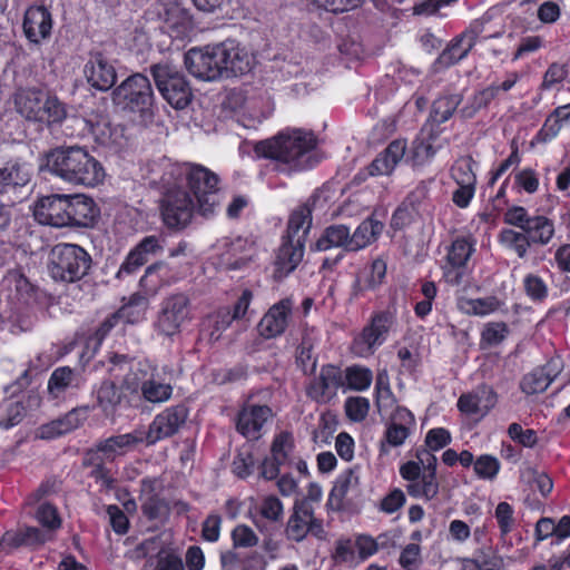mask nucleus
<instances>
[{
  "instance_id": "09e8293b",
  "label": "nucleus",
  "mask_w": 570,
  "mask_h": 570,
  "mask_svg": "<svg viewBox=\"0 0 570 570\" xmlns=\"http://www.w3.org/2000/svg\"><path fill=\"white\" fill-rule=\"evenodd\" d=\"M233 320L232 312L229 308H219L210 314L205 321V326L209 330V336L212 341H217L222 333L229 327Z\"/></svg>"
},
{
  "instance_id": "69168bd1",
  "label": "nucleus",
  "mask_w": 570,
  "mask_h": 570,
  "mask_svg": "<svg viewBox=\"0 0 570 570\" xmlns=\"http://www.w3.org/2000/svg\"><path fill=\"white\" fill-rule=\"evenodd\" d=\"M232 539L236 548H252L258 543V537L246 524H238L232 531Z\"/></svg>"
},
{
  "instance_id": "423d86ee",
  "label": "nucleus",
  "mask_w": 570,
  "mask_h": 570,
  "mask_svg": "<svg viewBox=\"0 0 570 570\" xmlns=\"http://www.w3.org/2000/svg\"><path fill=\"white\" fill-rule=\"evenodd\" d=\"M166 179L186 177L197 200V210L207 217L213 215L220 204L218 177L208 168L197 164H166Z\"/></svg>"
},
{
  "instance_id": "c756f323",
  "label": "nucleus",
  "mask_w": 570,
  "mask_h": 570,
  "mask_svg": "<svg viewBox=\"0 0 570 570\" xmlns=\"http://www.w3.org/2000/svg\"><path fill=\"white\" fill-rule=\"evenodd\" d=\"M304 245L284 238L275 261V274L277 277L287 276L298 266L304 256Z\"/></svg>"
},
{
  "instance_id": "4be33fe9",
  "label": "nucleus",
  "mask_w": 570,
  "mask_h": 570,
  "mask_svg": "<svg viewBox=\"0 0 570 570\" xmlns=\"http://www.w3.org/2000/svg\"><path fill=\"white\" fill-rule=\"evenodd\" d=\"M187 419V411L184 406L168 407L158 415L149 425L145 440L148 444L169 438L175 434Z\"/></svg>"
},
{
  "instance_id": "39448f33",
  "label": "nucleus",
  "mask_w": 570,
  "mask_h": 570,
  "mask_svg": "<svg viewBox=\"0 0 570 570\" xmlns=\"http://www.w3.org/2000/svg\"><path fill=\"white\" fill-rule=\"evenodd\" d=\"M147 363L134 362L125 355L114 354L109 357L108 372L112 379L124 375V387L130 394L141 391L144 399L151 403L166 402L170 399L173 387L169 384L148 379Z\"/></svg>"
},
{
  "instance_id": "3c124183",
  "label": "nucleus",
  "mask_w": 570,
  "mask_h": 570,
  "mask_svg": "<svg viewBox=\"0 0 570 570\" xmlns=\"http://www.w3.org/2000/svg\"><path fill=\"white\" fill-rule=\"evenodd\" d=\"M293 450V436L288 432H281L277 434L272 443V458L278 464H286L289 462V454Z\"/></svg>"
},
{
  "instance_id": "20e7f679",
  "label": "nucleus",
  "mask_w": 570,
  "mask_h": 570,
  "mask_svg": "<svg viewBox=\"0 0 570 570\" xmlns=\"http://www.w3.org/2000/svg\"><path fill=\"white\" fill-rule=\"evenodd\" d=\"M46 166L53 176L73 186L96 187L106 177L102 164L79 146L51 150Z\"/></svg>"
},
{
  "instance_id": "dca6fc26",
  "label": "nucleus",
  "mask_w": 570,
  "mask_h": 570,
  "mask_svg": "<svg viewBox=\"0 0 570 570\" xmlns=\"http://www.w3.org/2000/svg\"><path fill=\"white\" fill-rule=\"evenodd\" d=\"M294 301L285 297L273 304L261 318L258 334L266 340L282 336L293 320Z\"/></svg>"
},
{
  "instance_id": "4d7b16f0",
  "label": "nucleus",
  "mask_w": 570,
  "mask_h": 570,
  "mask_svg": "<svg viewBox=\"0 0 570 570\" xmlns=\"http://www.w3.org/2000/svg\"><path fill=\"white\" fill-rule=\"evenodd\" d=\"M258 511L263 518L271 522H279L284 517V505L275 495H266L259 503Z\"/></svg>"
},
{
  "instance_id": "ea45409f",
  "label": "nucleus",
  "mask_w": 570,
  "mask_h": 570,
  "mask_svg": "<svg viewBox=\"0 0 570 570\" xmlns=\"http://www.w3.org/2000/svg\"><path fill=\"white\" fill-rule=\"evenodd\" d=\"M119 379L124 380V375ZM122 390L127 391L124 386L118 389L111 380L102 381L95 392L99 407H101L105 413L114 412L127 397V394Z\"/></svg>"
},
{
  "instance_id": "5701e85b",
  "label": "nucleus",
  "mask_w": 570,
  "mask_h": 570,
  "mask_svg": "<svg viewBox=\"0 0 570 570\" xmlns=\"http://www.w3.org/2000/svg\"><path fill=\"white\" fill-rule=\"evenodd\" d=\"M83 76L92 88L100 91L109 90L117 81L115 66L99 52L89 57L83 67Z\"/></svg>"
},
{
  "instance_id": "052dcab7",
  "label": "nucleus",
  "mask_w": 570,
  "mask_h": 570,
  "mask_svg": "<svg viewBox=\"0 0 570 570\" xmlns=\"http://www.w3.org/2000/svg\"><path fill=\"white\" fill-rule=\"evenodd\" d=\"M88 409L87 407H77L69 411L62 417L56 419L58 426H60L63 434H67L76 429H78L83 421L87 419Z\"/></svg>"
},
{
  "instance_id": "49530a36",
  "label": "nucleus",
  "mask_w": 570,
  "mask_h": 570,
  "mask_svg": "<svg viewBox=\"0 0 570 570\" xmlns=\"http://www.w3.org/2000/svg\"><path fill=\"white\" fill-rule=\"evenodd\" d=\"M462 100L461 95L451 94L439 97L432 106L431 117L436 124L449 120Z\"/></svg>"
},
{
  "instance_id": "393cba45",
  "label": "nucleus",
  "mask_w": 570,
  "mask_h": 570,
  "mask_svg": "<svg viewBox=\"0 0 570 570\" xmlns=\"http://www.w3.org/2000/svg\"><path fill=\"white\" fill-rule=\"evenodd\" d=\"M52 29L51 13L42 6L27 9L23 18V32L30 42L39 43L47 39Z\"/></svg>"
},
{
  "instance_id": "72a5a7b5",
  "label": "nucleus",
  "mask_w": 570,
  "mask_h": 570,
  "mask_svg": "<svg viewBox=\"0 0 570 570\" xmlns=\"http://www.w3.org/2000/svg\"><path fill=\"white\" fill-rule=\"evenodd\" d=\"M383 228V223L373 217L364 219L351 235L350 250H360L371 245L382 234Z\"/></svg>"
},
{
  "instance_id": "de8ad7c7",
  "label": "nucleus",
  "mask_w": 570,
  "mask_h": 570,
  "mask_svg": "<svg viewBox=\"0 0 570 570\" xmlns=\"http://www.w3.org/2000/svg\"><path fill=\"white\" fill-rule=\"evenodd\" d=\"M500 305V301L494 296L459 301V307L461 311L466 314L478 316L492 314L499 309Z\"/></svg>"
},
{
  "instance_id": "2f4dec72",
  "label": "nucleus",
  "mask_w": 570,
  "mask_h": 570,
  "mask_svg": "<svg viewBox=\"0 0 570 570\" xmlns=\"http://www.w3.org/2000/svg\"><path fill=\"white\" fill-rule=\"evenodd\" d=\"M0 181H2V193L10 187L26 186L31 178L32 167L21 159H10L0 164Z\"/></svg>"
},
{
  "instance_id": "603ef678",
  "label": "nucleus",
  "mask_w": 570,
  "mask_h": 570,
  "mask_svg": "<svg viewBox=\"0 0 570 570\" xmlns=\"http://www.w3.org/2000/svg\"><path fill=\"white\" fill-rule=\"evenodd\" d=\"M494 518L500 529L501 538H504L515 527L514 509L508 502H500L494 510Z\"/></svg>"
},
{
  "instance_id": "e433bc0d",
  "label": "nucleus",
  "mask_w": 570,
  "mask_h": 570,
  "mask_svg": "<svg viewBox=\"0 0 570 570\" xmlns=\"http://www.w3.org/2000/svg\"><path fill=\"white\" fill-rule=\"evenodd\" d=\"M312 225V212L308 206L295 209L288 220L287 233L284 238L295 240L305 246L307 233Z\"/></svg>"
},
{
  "instance_id": "cd10ccee",
  "label": "nucleus",
  "mask_w": 570,
  "mask_h": 570,
  "mask_svg": "<svg viewBox=\"0 0 570 570\" xmlns=\"http://www.w3.org/2000/svg\"><path fill=\"white\" fill-rule=\"evenodd\" d=\"M443 145L439 130L432 127H424L413 141L412 157L414 163L416 165H423L431 160Z\"/></svg>"
},
{
  "instance_id": "c85d7f7f",
  "label": "nucleus",
  "mask_w": 570,
  "mask_h": 570,
  "mask_svg": "<svg viewBox=\"0 0 570 570\" xmlns=\"http://www.w3.org/2000/svg\"><path fill=\"white\" fill-rule=\"evenodd\" d=\"M406 151V141L393 140L368 166L370 175H390L403 159Z\"/></svg>"
},
{
  "instance_id": "e2e57ef3",
  "label": "nucleus",
  "mask_w": 570,
  "mask_h": 570,
  "mask_svg": "<svg viewBox=\"0 0 570 570\" xmlns=\"http://www.w3.org/2000/svg\"><path fill=\"white\" fill-rule=\"evenodd\" d=\"M163 250L161 242L156 236H146L139 242L131 252L135 253L145 264L151 256L157 255Z\"/></svg>"
},
{
  "instance_id": "412c9836",
  "label": "nucleus",
  "mask_w": 570,
  "mask_h": 570,
  "mask_svg": "<svg viewBox=\"0 0 570 570\" xmlns=\"http://www.w3.org/2000/svg\"><path fill=\"white\" fill-rule=\"evenodd\" d=\"M67 227H92L100 210L95 200L83 194L67 195Z\"/></svg>"
},
{
  "instance_id": "4c0bfd02",
  "label": "nucleus",
  "mask_w": 570,
  "mask_h": 570,
  "mask_svg": "<svg viewBox=\"0 0 570 570\" xmlns=\"http://www.w3.org/2000/svg\"><path fill=\"white\" fill-rule=\"evenodd\" d=\"M409 483L406 485L407 493L415 499L432 500L439 493V482L436 472H422L414 479H405Z\"/></svg>"
},
{
  "instance_id": "473e14b6",
  "label": "nucleus",
  "mask_w": 570,
  "mask_h": 570,
  "mask_svg": "<svg viewBox=\"0 0 570 570\" xmlns=\"http://www.w3.org/2000/svg\"><path fill=\"white\" fill-rule=\"evenodd\" d=\"M570 125V102L557 107L544 120L541 129L535 136V140L547 144L558 137L564 126Z\"/></svg>"
},
{
  "instance_id": "aec40b11",
  "label": "nucleus",
  "mask_w": 570,
  "mask_h": 570,
  "mask_svg": "<svg viewBox=\"0 0 570 570\" xmlns=\"http://www.w3.org/2000/svg\"><path fill=\"white\" fill-rule=\"evenodd\" d=\"M272 417L273 411L269 406L246 404L237 415L236 429L246 439L258 440Z\"/></svg>"
},
{
  "instance_id": "a18cd8bd",
  "label": "nucleus",
  "mask_w": 570,
  "mask_h": 570,
  "mask_svg": "<svg viewBox=\"0 0 570 570\" xmlns=\"http://www.w3.org/2000/svg\"><path fill=\"white\" fill-rule=\"evenodd\" d=\"M147 307V297L139 293L134 294L128 303L118 311V316H122L124 323L136 324L145 318Z\"/></svg>"
},
{
  "instance_id": "bf43d9fd",
  "label": "nucleus",
  "mask_w": 570,
  "mask_h": 570,
  "mask_svg": "<svg viewBox=\"0 0 570 570\" xmlns=\"http://www.w3.org/2000/svg\"><path fill=\"white\" fill-rule=\"evenodd\" d=\"M500 471V462L488 454L479 456L474 462V472L480 479L492 480Z\"/></svg>"
},
{
  "instance_id": "f704fd0d",
  "label": "nucleus",
  "mask_w": 570,
  "mask_h": 570,
  "mask_svg": "<svg viewBox=\"0 0 570 570\" xmlns=\"http://www.w3.org/2000/svg\"><path fill=\"white\" fill-rule=\"evenodd\" d=\"M429 448H420L416 450L415 460L405 462L400 466V475L403 479H414L422 472H436V456Z\"/></svg>"
},
{
  "instance_id": "13d9d810",
  "label": "nucleus",
  "mask_w": 570,
  "mask_h": 570,
  "mask_svg": "<svg viewBox=\"0 0 570 570\" xmlns=\"http://www.w3.org/2000/svg\"><path fill=\"white\" fill-rule=\"evenodd\" d=\"M360 485V475L356 469H348L336 480L333 492L341 498H344L347 493L356 491Z\"/></svg>"
},
{
  "instance_id": "7ed1b4c3",
  "label": "nucleus",
  "mask_w": 570,
  "mask_h": 570,
  "mask_svg": "<svg viewBox=\"0 0 570 570\" xmlns=\"http://www.w3.org/2000/svg\"><path fill=\"white\" fill-rule=\"evenodd\" d=\"M166 164H175L168 158L154 161L150 166V184L161 193L160 214L168 228H185L191 220L196 205L190 195L183 188L186 177L166 179Z\"/></svg>"
},
{
  "instance_id": "a19ab883",
  "label": "nucleus",
  "mask_w": 570,
  "mask_h": 570,
  "mask_svg": "<svg viewBox=\"0 0 570 570\" xmlns=\"http://www.w3.org/2000/svg\"><path fill=\"white\" fill-rule=\"evenodd\" d=\"M77 386V376L68 366L56 368L48 381V392L53 399L62 397L69 389Z\"/></svg>"
},
{
  "instance_id": "680f3d73",
  "label": "nucleus",
  "mask_w": 570,
  "mask_h": 570,
  "mask_svg": "<svg viewBox=\"0 0 570 570\" xmlns=\"http://www.w3.org/2000/svg\"><path fill=\"white\" fill-rule=\"evenodd\" d=\"M333 557L338 563H345L348 566L358 564L355 544L350 539H341L336 542Z\"/></svg>"
},
{
  "instance_id": "9d476101",
  "label": "nucleus",
  "mask_w": 570,
  "mask_h": 570,
  "mask_svg": "<svg viewBox=\"0 0 570 570\" xmlns=\"http://www.w3.org/2000/svg\"><path fill=\"white\" fill-rule=\"evenodd\" d=\"M504 223L520 228L531 245H547L554 235V223L543 215H530L522 206H512L504 213Z\"/></svg>"
},
{
  "instance_id": "9b49d317",
  "label": "nucleus",
  "mask_w": 570,
  "mask_h": 570,
  "mask_svg": "<svg viewBox=\"0 0 570 570\" xmlns=\"http://www.w3.org/2000/svg\"><path fill=\"white\" fill-rule=\"evenodd\" d=\"M493 14L494 10H489L482 17L481 22H475L470 29L454 38L439 56L438 63L442 67L455 65L465 58L478 42H485L488 39L492 38V35L482 33L485 31V24ZM497 36H499V32L493 35V37Z\"/></svg>"
},
{
  "instance_id": "6e6552de",
  "label": "nucleus",
  "mask_w": 570,
  "mask_h": 570,
  "mask_svg": "<svg viewBox=\"0 0 570 570\" xmlns=\"http://www.w3.org/2000/svg\"><path fill=\"white\" fill-rule=\"evenodd\" d=\"M91 256L79 245L60 243L55 245L48 259V272L55 281L73 283L87 275Z\"/></svg>"
},
{
  "instance_id": "774afa93",
  "label": "nucleus",
  "mask_w": 570,
  "mask_h": 570,
  "mask_svg": "<svg viewBox=\"0 0 570 570\" xmlns=\"http://www.w3.org/2000/svg\"><path fill=\"white\" fill-rule=\"evenodd\" d=\"M399 562L405 570H417L422 562L420 546L416 543L406 544L400 554Z\"/></svg>"
},
{
  "instance_id": "8fccbe9b",
  "label": "nucleus",
  "mask_w": 570,
  "mask_h": 570,
  "mask_svg": "<svg viewBox=\"0 0 570 570\" xmlns=\"http://www.w3.org/2000/svg\"><path fill=\"white\" fill-rule=\"evenodd\" d=\"M346 384L355 391L367 390L373 381L372 371L363 366H350L345 371Z\"/></svg>"
},
{
  "instance_id": "5fc2aeb1",
  "label": "nucleus",
  "mask_w": 570,
  "mask_h": 570,
  "mask_svg": "<svg viewBox=\"0 0 570 570\" xmlns=\"http://www.w3.org/2000/svg\"><path fill=\"white\" fill-rule=\"evenodd\" d=\"M412 430L413 429L389 423L384 433L385 442L381 443V452L387 453L386 445L392 448L403 445L406 439L410 436Z\"/></svg>"
},
{
  "instance_id": "c9c22d12",
  "label": "nucleus",
  "mask_w": 570,
  "mask_h": 570,
  "mask_svg": "<svg viewBox=\"0 0 570 570\" xmlns=\"http://www.w3.org/2000/svg\"><path fill=\"white\" fill-rule=\"evenodd\" d=\"M164 29L174 39H185L194 29L191 17L181 8H171L167 12Z\"/></svg>"
},
{
  "instance_id": "6e6d98bb",
  "label": "nucleus",
  "mask_w": 570,
  "mask_h": 570,
  "mask_svg": "<svg viewBox=\"0 0 570 570\" xmlns=\"http://www.w3.org/2000/svg\"><path fill=\"white\" fill-rule=\"evenodd\" d=\"M451 175L458 185L472 186L476 184L471 158L465 157L456 160L451 169Z\"/></svg>"
},
{
  "instance_id": "a878e982",
  "label": "nucleus",
  "mask_w": 570,
  "mask_h": 570,
  "mask_svg": "<svg viewBox=\"0 0 570 570\" xmlns=\"http://www.w3.org/2000/svg\"><path fill=\"white\" fill-rule=\"evenodd\" d=\"M497 399L492 387L480 386L471 393L461 395L458 407L464 414L484 416L495 406Z\"/></svg>"
},
{
  "instance_id": "b1692460",
  "label": "nucleus",
  "mask_w": 570,
  "mask_h": 570,
  "mask_svg": "<svg viewBox=\"0 0 570 570\" xmlns=\"http://www.w3.org/2000/svg\"><path fill=\"white\" fill-rule=\"evenodd\" d=\"M340 384V370L332 365L323 366L307 387V394L318 403H326L336 395Z\"/></svg>"
},
{
  "instance_id": "37998d69",
  "label": "nucleus",
  "mask_w": 570,
  "mask_h": 570,
  "mask_svg": "<svg viewBox=\"0 0 570 570\" xmlns=\"http://www.w3.org/2000/svg\"><path fill=\"white\" fill-rule=\"evenodd\" d=\"M167 266L163 262H158L148 266L144 276L139 281V285L144 291V295H155L165 284L167 275Z\"/></svg>"
},
{
  "instance_id": "864d4df0",
  "label": "nucleus",
  "mask_w": 570,
  "mask_h": 570,
  "mask_svg": "<svg viewBox=\"0 0 570 570\" xmlns=\"http://www.w3.org/2000/svg\"><path fill=\"white\" fill-rule=\"evenodd\" d=\"M493 99V89L485 88L475 92L460 112L464 118H472L480 109L487 107Z\"/></svg>"
},
{
  "instance_id": "c03bdc74",
  "label": "nucleus",
  "mask_w": 570,
  "mask_h": 570,
  "mask_svg": "<svg viewBox=\"0 0 570 570\" xmlns=\"http://www.w3.org/2000/svg\"><path fill=\"white\" fill-rule=\"evenodd\" d=\"M499 240L501 245L514 252L520 258H524L531 247L529 237L523 230L518 232L511 228H504L499 234Z\"/></svg>"
},
{
  "instance_id": "0e129e2a",
  "label": "nucleus",
  "mask_w": 570,
  "mask_h": 570,
  "mask_svg": "<svg viewBox=\"0 0 570 570\" xmlns=\"http://www.w3.org/2000/svg\"><path fill=\"white\" fill-rule=\"evenodd\" d=\"M567 76L568 70L564 65L557 62L551 63L543 75L540 86L541 90H552L556 86L562 83Z\"/></svg>"
},
{
  "instance_id": "f03ea898",
  "label": "nucleus",
  "mask_w": 570,
  "mask_h": 570,
  "mask_svg": "<svg viewBox=\"0 0 570 570\" xmlns=\"http://www.w3.org/2000/svg\"><path fill=\"white\" fill-rule=\"evenodd\" d=\"M315 136L302 129H285L276 136L255 144L258 157L277 163L283 171H302L316 164L314 148Z\"/></svg>"
},
{
  "instance_id": "4468645a",
  "label": "nucleus",
  "mask_w": 570,
  "mask_h": 570,
  "mask_svg": "<svg viewBox=\"0 0 570 570\" xmlns=\"http://www.w3.org/2000/svg\"><path fill=\"white\" fill-rule=\"evenodd\" d=\"M394 324V316L390 311L381 312L372 317L371 323L354 338L352 350L360 357H368L380 347L387 337Z\"/></svg>"
},
{
  "instance_id": "a211bd4d",
  "label": "nucleus",
  "mask_w": 570,
  "mask_h": 570,
  "mask_svg": "<svg viewBox=\"0 0 570 570\" xmlns=\"http://www.w3.org/2000/svg\"><path fill=\"white\" fill-rule=\"evenodd\" d=\"M67 195L52 194L38 198L32 206L35 219L43 226L67 227Z\"/></svg>"
},
{
  "instance_id": "7c9ffc66",
  "label": "nucleus",
  "mask_w": 570,
  "mask_h": 570,
  "mask_svg": "<svg viewBox=\"0 0 570 570\" xmlns=\"http://www.w3.org/2000/svg\"><path fill=\"white\" fill-rule=\"evenodd\" d=\"M1 288L12 302L28 303L33 297L35 287L20 271H9L1 282Z\"/></svg>"
},
{
  "instance_id": "338daca9",
  "label": "nucleus",
  "mask_w": 570,
  "mask_h": 570,
  "mask_svg": "<svg viewBox=\"0 0 570 570\" xmlns=\"http://www.w3.org/2000/svg\"><path fill=\"white\" fill-rule=\"evenodd\" d=\"M370 403L362 396L348 397L345 401L346 415L354 422L364 420L368 413Z\"/></svg>"
},
{
  "instance_id": "6ab92c4d",
  "label": "nucleus",
  "mask_w": 570,
  "mask_h": 570,
  "mask_svg": "<svg viewBox=\"0 0 570 570\" xmlns=\"http://www.w3.org/2000/svg\"><path fill=\"white\" fill-rule=\"evenodd\" d=\"M564 367L560 356L551 357L543 366L535 367L522 376L520 390L527 395L543 393Z\"/></svg>"
},
{
  "instance_id": "f3484780",
  "label": "nucleus",
  "mask_w": 570,
  "mask_h": 570,
  "mask_svg": "<svg viewBox=\"0 0 570 570\" xmlns=\"http://www.w3.org/2000/svg\"><path fill=\"white\" fill-rule=\"evenodd\" d=\"M475 250V240L471 236L458 237L451 244L443 276L446 283L459 285L463 278L468 261Z\"/></svg>"
},
{
  "instance_id": "f257e3e1",
  "label": "nucleus",
  "mask_w": 570,
  "mask_h": 570,
  "mask_svg": "<svg viewBox=\"0 0 570 570\" xmlns=\"http://www.w3.org/2000/svg\"><path fill=\"white\" fill-rule=\"evenodd\" d=\"M184 61L195 78L213 81L249 72L254 66V56L238 41L227 39L214 46L188 50Z\"/></svg>"
},
{
  "instance_id": "f8f14e48",
  "label": "nucleus",
  "mask_w": 570,
  "mask_h": 570,
  "mask_svg": "<svg viewBox=\"0 0 570 570\" xmlns=\"http://www.w3.org/2000/svg\"><path fill=\"white\" fill-rule=\"evenodd\" d=\"M191 320L190 301L185 294H173L163 299L155 322V330L164 336L178 334L184 324Z\"/></svg>"
},
{
  "instance_id": "79ce46f5",
  "label": "nucleus",
  "mask_w": 570,
  "mask_h": 570,
  "mask_svg": "<svg viewBox=\"0 0 570 570\" xmlns=\"http://www.w3.org/2000/svg\"><path fill=\"white\" fill-rule=\"evenodd\" d=\"M351 233L345 225H333L325 229L323 236L316 242L318 250H327L332 247H345L350 250Z\"/></svg>"
},
{
  "instance_id": "0eeeda50",
  "label": "nucleus",
  "mask_w": 570,
  "mask_h": 570,
  "mask_svg": "<svg viewBox=\"0 0 570 570\" xmlns=\"http://www.w3.org/2000/svg\"><path fill=\"white\" fill-rule=\"evenodd\" d=\"M14 107L26 120L39 124H59L67 117L66 105L57 96L37 88H19Z\"/></svg>"
},
{
  "instance_id": "bb28decb",
  "label": "nucleus",
  "mask_w": 570,
  "mask_h": 570,
  "mask_svg": "<svg viewBox=\"0 0 570 570\" xmlns=\"http://www.w3.org/2000/svg\"><path fill=\"white\" fill-rule=\"evenodd\" d=\"M145 432L136 430L130 433H125L111 436L97 444V451L102 454L105 460H114L116 456L124 455L132 450L137 444L144 442Z\"/></svg>"
},
{
  "instance_id": "2eb2a0df",
  "label": "nucleus",
  "mask_w": 570,
  "mask_h": 570,
  "mask_svg": "<svg viewBox=\"0 0 570 570\" xmlns=\"http://www.w3.org/2000/svg\"><path fill=\"white\" fill-rule=\"evenodd\" d=\"M309 532L317 537L321 535L322 523L315 518L311 503L306 500H296L285 527L286 538L301 542Z\"/></svg>"
},
{
  "instance_id": "1a4fd4ad",
  "label": "nucleus",
  "mask_w": 570,
  "mask_h": 570,
  "mask_svg": "<svg viewBox=\"0 0 570 570\" xmlns=\"http://www.w3.org/2000/svg\"><path fill=\"white\" fill-rule=\"evenodd\" d=\"M151 72L159 92L174 108L183 109L190 102V87L176 66L157 63Z\"/></svg>"
},
{
  "instance_id": "58836bf2",
  "label": "nucleus",
  "mask_w": 570,
  "mask_h": 570,
  "mask_svg": "<svg viewBox=\"0 0 570 570\" xmlns=\"http://www.w3.org/2000/svg\"><path fill=\"white\" fill-rule=\"evenodd\" d=\"M158 482L156 479L141 481L142 511L149 519H158L168 511L167 504L156 493Z\"/></svg>"
},
{
  "instance_id": "ddd939ff",
  "label": "nucleus",
  "mask_w": 570,
  "mask_h": 570,
  "mask_svg": "<svg viewBox=\"0 0 570 570\" xmlns=\"http://www.w3.org/2000/svg\"><path fill=\"white\" fill-rule=\"evenodd\" d=\"M116 104L132 111L147 110L154 100V92L149 79L135 73L124 80L114 91Z\"/></svg>"
}]
</instances>
